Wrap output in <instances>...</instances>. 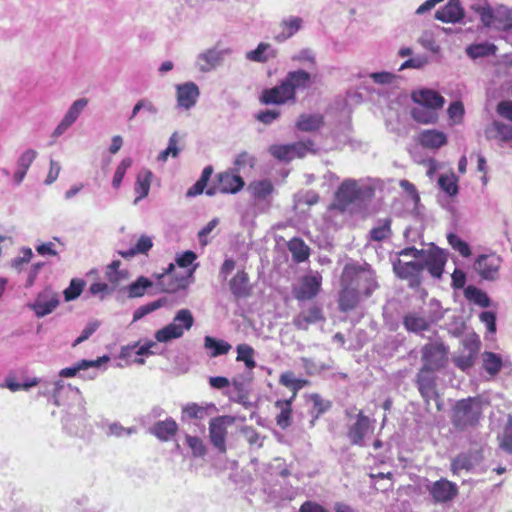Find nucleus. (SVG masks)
Returning a JSON list of instances; mask_svg holds the SVG:
<instances>
[{
    "instance_id": "obj_28",
    "label": "nucleus",
    "mask_w": 512,
    "mask_h": 512,
    "mask_svg": "<svg viewBox=\"0 0 512 512\" xmlns=\"http://www.w3.org/2000/svg\"><path fill=\"white\" fill-rule=\"evenodd\" d=\"M303 20L300 17H290L281 22L282 32L275 36V40L283 42L295 35L302 28Z\"/></svg>"
},
{
    "instance_id": "obj_32",
    "label": "nucleus",
    "mask_w": 512,
    "mask_h": 512,
    "mask_svg": "<svg viewBox=\"0 0 512 512\" xmlns=\"http://www.w3.org/2000/svg\"><path fill=\"white\" fill-rule=\"evenodd\" d=\"M252 196L258 200H264L274 191V186L269 179L253 181L249 184Z\"/></svg>"
},
{
    "instance_id": "obj_16",
    "label": "nucleus",
    "mask_w": 512,
    "mask_h": 512,
    "mask_svg": "<svg viewBox=\"0 0 512 512\" xmlns=\"http://www.w3.org/2000/svg\"><path fill=\"white\" fill-rule=\"evenodd\" d=\"M359 196L360 191L355 181H343L335 194L338 208L341 210L346 209L350 204L354 203Z\"/></svg>"
},
{
    "instance_id": "obj_24",
    "label": "nucleus",
    "mask_w": 512,
    "mask_h": 512,
    "mask_svg": "<svg viewBox=\"0 0 512 512\" xmlns=\"http://www.w3.org/2000/svg\"><path fill=\"white\" fill-rule=\"evenodd\" d=\"M465 347L468 348L467 354H460L453 359L454 364L461 369L462 371L467 370L472 367L479 351L480 342L473 341L465 344Z\"/></svg>"
},
{
    "instance_id": "obj_57",
    "label": "nucleus",
    "mask_w": 512,
    "mask_h": 512,
    "mask_svg": "<svg viewBox=\"0 0 512 512\" xmlns=\"http://www.w3.org/2000/svg\"><path fill=\"white\" fill-rule=\"evenodd\" d=\"M185 440L194 457H203L206 454V447L199 437L186 435Z\"/></svg>"
},
{
    "instance_id": "obj_51",
    "label": "nucleus",
    "mask_w": 512,
    "mask_h": 512,
    "mask_svg": "<svg viewBox=\"0 0 512 512\" xmlns=\"http://www.w3.org/2000/svg\"><path fill=\"white\" fill-rule=\"evenodd\" d=\"M87 103L88 101L84 98L75 101L62 119L64 125L71 126L76 121L81 111L86 107Z\"/></svg>"
},
{
    "instance_id": "obj_42",
    "label": "nucleus",
    "mask_w": 512,
    "mask_h": 512,
    "mask_svg": "<svg viewBox=\"0 0 512 512\" xmlns=\"http://www.w3.org/2000/svg\"><path fill=\"white\" fill-rule=\"evenodd\" d=\"M413 119L422 124H431L437 121V114L425 106L414 107L411 111Z\"/></svg>"
},
{
    "instance_id": "obj_53",
    "label": "nucleus",
    "mask_w": 512,
    "mask_h": 512,
    "mask_svg": "<svg viewBox=\"0 0 512 512\" xmlns=\"http://www.w3.org/2000/svg\"><path fill=\"white\" fill-rule=\"evenodd\" d=\"M268 151L279 161L289 162L292 160L290 144H274L269 147Z\"/></svg>"
},
{
    "instance_id": "obj_18",
    "label": "nucleus",
    "mask_w": 512,
    "mask_h": 512,
    "mask_svg": "<svg viewBox=\"0 0 512 512\" xmlns=\"http://www.w3.org/2000/svg\"><path fill=\"white\" fill-rule=\"evenodd\" d=\"M59 305L58 295L50 289H45L37 296L33 310L38 317L50 314Z\"/></svg>"
},
{
    "instance_id": "obj_9",
    "label": "nucleus",
    "mask_w": 512,
    "mask_h": 512,
    "mask_svg": "<svg viewBox=\"0 0 512 512\" xmlns=\"http://www.w3.org/2000/svg\"><path fill=\"white\" fill-rule=\"evenodd\" d=\"M502 258L496 253L481 254L474 262V269L479 276L487 281H494L499 276Z\"/></svg>"
},
{
    "instance_id": "obj_8",
    "label": "nucleus",
    "mask_w": 512,
    "mask_h": 512,
    "mask_svg": "<svg viewBox=\"0 0 512 512\" xmlns=\"http://www.w3.org/2000/svg\"><path fill=\"white\" fill-rule=\"evenodd\" d=\"M232 416L224 415L213 418L209 423L210 441L220 453H226L227 427L234 423Z\"/></svg>"
},
{
    "instance_id": "obj_17",
    "label": "nucleus",
    "mask_w": 512,
    "mask_h": 512,
    "mask_svg": "<svg viewBox=\"0 0 512 512\" xmlns=\"http://www.w3.org/2000/svg\"><path fill=\"white\" fill-rule=\"evenodd\" d=\"M323 310L317 305H312L306 310H302L293 318V325L298 330H308L309 326L324 321Z\"/></svg>"
},
{
    "instance_id": "obj_2",
    "label": "nucleus",
    "mask_w": 512,
    "mask_h": 512,
    "mask_svg": "<svg viewBox=\"0 0 512 512\" xmlns=\"http://www.w3.org/2000/svg\"><path fill=\"white\" fill-rule=\"evenodd\" d=\"M482 415L479 397H468L456 402L452 409L451 422L457 430H465L478 424Z\"/></svg>"
},
{
    "instance_id": "obj_39",
    "label": "nucleus",
    "mask_w": 512,
    "mask_h": 512,
    "mask_svg": "<svg viewBox=\"0 0 512 512\" xmlns=\"http://www.w3.org/2000/svg\"><path fill=\"white\" fill-rule=\"evenodd\" d=\"M464 294L469 301H472L483 308L490 306V299L488 295L473 285L466 287Z\"/></svg>"
},
{
    "instance_id": "obj_62",
    "label": "nucleus",
    "mask_w": 512,
    "mask_h": 512,
    "mask_svg": "<svg viewBox=\"0 0 512 512\" xmlns=\"http://www.w3.org/2000/svg\"><path fill=\"white\" fill-rule=\"evenodd\" d=\"M256 164V158L249 154L246 151L241 152L235 159L234 165L236 167L237 172L240 170L249 167L253 169Z\"/></svg>"
},
{
    "instance_id": "obj_7",
    "label": "nucleus",
    "mask_w": 512,
    "mask_h": 512,
    "mask_svg": "<svg viewBox=\"0 0 512 512\" xmlns=\"http://www.w3.org/2000/svg\"><path fill=\"white\" fill-rule=\"evenodd\" d=\"M416 386L424 402L427 406L430 405L431 400L437 403V409L441 410L440 395L437 391L436 377L434 371L420 368L416 375Z\"/></svg>"
},
{
    "instance_id": "obj_19",
    "label": "nucleus",
    "mask_w": 512,
    "mask_h": 512,
    "mask_svg": "<svg viewBox=\"0 0 512 512\" xmlns=\"http://www.w3.org/2000/svg\"><path fill=\"white\" fill-rule=\"evenodd\" d=\"M464 15L460 0H449L443 8L436 11L435 18L443 23H457Z\"/></svg>"
},
{
    "instance_id": "obj_34",
    "label": "nucleus",
    "mask_w": 512,
    "mask_h": 512,
    "mask_svg": "<svg viewBox=\"0 0 512 512\" xmlns=\"http://www.w3.org/2000/svg\"><path fill=\"white\" fill-rule=\"evenodd\" d=\"M204 347L211 351L210 357H217L220 355H225L231 349V345L228 342H226L224 340H217L211 336L205 337Z\"/></svg>"
},
{
    "instance_id": "obj_10",
    "label": "nucleus",
    "mask_w": 512,
    "mask_h": 512,
    "mask_svg": "<svg viewBox=\"0 0 512 512\" xmlns=\"http://www.w3.org/2000/svg\"><path fill=\"white\" fill-rule=\"evenodd\" d=\"M217 186L210 187L206 190V194L212 196L219 191L222 194H236L243 189L245 182L243 178L231 171L218 173L216 176Z\"/></svg>"
},
{
    "instance_id": "obj_41",
    "label": "nucleus",
    "mask_w": 512,
    "mask_h": 512,
    "mask_svg": "<svg viewBox=\"0 0 512 512\" xmlns=\"http://www.w3.org/2000/svg\"><path fill=\"white\" fill-rule=\"evenodd\" d=\"M391 224L392 220L387 218L381 225L372 228L369 232L370 240L380 242L389 238L392 235Z\"/></svg>"
},
{
    "instance_id": "obj_37",
    "label": "nucleus",
    "mask_w": 512,
    "mask_h": 512,
    "mask_svg": "<svg viewBox=\"0 0 512 512\" xmlns=\"http://www.w3.org/2000/svg\"><path fill=\"white\" fill-rule=\"evenodd\" d=\"M237 350V357L236 361L238 362H244L245 366L248 369H253L256 367V361L254 359L255 350L252 346L242 343L239 344L236 348Z\"/></svg>"
},
{
    "instance_id": "obj_23",
    "label": "nucleus",
    "mask_w": 512,
    "mask_h": 512,
    "mask_svg": "<svg viewBox=\"0 0 512 512\" xmlns=\"http://www.w3.org/2000/svg\"><path fill=\"white\" fill-rule=\"evenodd\" d=\"M177 431L178 425L172 418L156 422L151 429L152 434L161 441H169L176 435Z\"/></svg>"
},
{
    "instance_id": "obj_48",
    "label": "nucleus",
    "mask_w": 512,
    "mask_h": 512,
    "mask_svg": "<svg viewBox=\"0 0 512 512\" xmlns=\"http://www.w3.org/2000/svg\"><path fill=\"white\" fill-rule=\"evenodd\" d=\"M167 303V300L165 298H160L156 301L147 303L145 305L140 306L134 311L133 314V321H138L147 314L163 307Z\"/></svg>"
},
{
    "instance_id": "obj_12",
    "label": "nucleus",
    "mask_w": 512,
    "mask_h": 512,
    "mask_svg": "<svg viewBox=\"0 0 512 512\" xmlns=\"http://www.w3.org/2000/svg\"><path fill=\"white\" fill-rule=\"evenodd\" d=\"M321 284V275H305L301 278L298 286L293 288V296L298 301L311 300L319 294Z\"/></svg>"
},
{
    "instance_id": "obj_1",
    "label": "nucleus",
    "mask_w": 512,
    "mask_h": 512,
    "mask_svg": "<svg viewBox=\"0 0 512 512\" xmlns=\"http://www.w3.org/2000/svg\"><path fill=\"white\" fill-rule=\"evenodd\" d=\"M312 84L311 75L303 69L290 71L280 83L261 92L259 101L264 105L294 104L297 91H303Z\"/></svg>"
},
{
    "instance_id": "obj_63",
    "label": "nucleus",
    "mask_w": 512,
    "mask_h": 512,
    "mask_svg": "<svg viewBox=\"0 0 512 512\" xmlns=\"http://www.w3.org/2000/svg\"><path fill=\"white\" fill-rule=\"evenodd\" d=\"M495 22L499 23V28L503 30L512 29V10L499 9L495 15Z\"/></svg>"
},
{
    "instance_id": "obj_4",
    "label": "nucleus",
    "mask_w": 512,
    "mask_h": 512,
    "mask_svg": "<svg viewBox=\"0 0 512 512\" xmlns=\"http://www.w3.org/2000/svg\"><path fill=\"white\" fill-rule=\"evenodd\" d=\"M449 349L443 342L434 341L425 344L421 349V360L423 369L438 371L448 363Z\"/></svg>"
},
{
    "instance_id": "obj_40",
    "label": "nucleus",
    "mask_w": 512,
    "mask_h": 512,
    "mask_svg": "<svg viewBox=\"0 0 512 512\" xmlns=\"http://www.w3.org/2000/svg\"><path fill=\"white\" fill-rule=\"evenodd\" d=\"M153 246L152 240L148 236H141L135 246L127 251H120L119 254L124 258H131L137 254H144Z\"/></svg>"
},
{
    "instance_id": "obj_61",
    "label": "nucleus",
    "mask_w": 512,
    "mask_h": 512,
    "mask_svg": "<svg viewBox=\"0 0 512 512\" xmlns=\"http://www.w3.org/2000/svg\"><path fill=\"white\" fill-rule=\"evenodd\" d=\"M199 60L204 62L200 64L201 70L208 71L219 62L220 54L215 50H209L203 53L199 57Z\"/></svg>"
},
{
    "instance_id": "obj_13",
    "label": "nucleus",
    "mask_w": 512,
    "mask_h": 512,
    "mask_svg": "<svg viewBox=\"0 0 512 512\" xmlns=\"http://www.w3.org/2000/svg\"><path fill=\"white\" fill-rule=\"evenodd\" d=\"M341 289L338 297V309L343 313L355 310L361 302V293L356 287H352L340 278Z\"/></svg>"
},
{
    "instance_id": "obj_44",
    "label": "nucleus",
    "mask_w": 512,
    "mask_h": 512,
    "mask_svg": "<svg viewBox=\"0 0 512 512\" xmlns=\"http://www.w3.org/2000/svg\"><path fill=\"white\" fill-rule=\"evenodd\" d=\"M121 262L119 260L112 261L106 268L105 276L107 280L113 284L117 285L122 279L126 278L127 272L120 270Z\"/></svg>"
},
{
    "instance_id": "obj_27",
    "label": "nucleus",
    "mask_w": 512,
    "mask_h": 512,
    "mask_svg": "<svg viewBox=\"0 0 512 512\" xmlns=\"http://www.w3.org/2000/svg\"><path fill=\"white\" fill-rule=\"evenodd\" d=\"M288 250L292 254V258L297 263L306 261L310 256V248L299 237L292 238L287 244Z\"/></svg>"
},
{
    "instance_id": "obj_15",
    "label": "nucleus",
    "mask_w": 512,
    "mask_h": 512,
    "mask_svg": "<svg viewBox=\"0 0 512 512\" xmlns=\"http://www.w3.org/2000/svg\"><path fill=\"white\" fill-rule=\"evenodd\" d=\"M230 292L236 299H246L252 295L253 285L245 269L238 270L228 282Z\"/></svg>"
},
{
    "instance_id": "obj_58",
    "label": "nucleus",
    "mask_w": 512,
    "mask_h": 512,
    "mask_svg": "<svg viewBox=\"0 0 512 512\" xmlns=\"http://www.w3.org/2000/svg\"><path fill=\"white\" fill-rule=\"evenodd\" d=\"M483 1L486 2V0ZM472 9L480 16L484 26L490 27L495 21V15L487 3H485V6H472Z\"/></svg>"
},
{
    "instance_id": "obj_60",
    "label": "nucleus",
    "mask_w": 512,
    "mask_h": 512,
    "mask_svg": "<svg viewBox=\"0 0 512 512\" xmlns=\"http://www.w3.org/2000/svg\"><path fill=\"white\" fill-rule=\"evenodd\" d=\"M173 322L180 324L184 330H189L194 324V317L190 310L181 309L175 315Z\"/></svg>"
},
{
    "instance_id": "obj_36",
    "label": "nucleus",
    "mask_w": 512,
    "mask_h": 512,
    "mask_svg": "<svg viewBox=\"0 0 512 512\" xmlns=\"http://www.w3.org/2000/svg\"><path fill=\"white\" fill-rule=\"evenodd\" d=\"M483 368L491 375L495 376L502 368L503 362L500 356L493 352H484L482 356Z\"/></svg>"
},
{
    "instance_id": "obj_64",
    "label": "nucleus",
    "mask_w": 512,
    "mask_h": 512,
    "mask_svg": "<svg viewBox=\"0 0 512 512\" xmlns=\"http://www.w3.org/2000/svg\"><path fill=\"white\" fill-rule=\"evenodd\" d=\"M501 447L512 452V417H509L501 438Z\"/></svg>"
},
{
    "instance_id": "obj_59",
    "label": "nucleus",
    "mask_w": 512,
    "mask_h": 512,
    "mask_svg": "<svg viewBox=\"0 0 512 512\" xmlns=\"http://www.w3.org/2000/svg\"><path fill=\"white\" fill-rule=\"evenodd\" d=\"M131 164L132 160L130 158H125L117 166L112 180V186L115 189H118L121 186L126 171L131 166Z\"/></svg>"
},
{
    "instance_id": "obj_5",
    "label": "nucleus",
    "mask_w": 512,
    "mask_h": 512,
    "mask_svg": "<svg viewBox=\"0 0 512 512\" xmlns=\"http://www.w3.org/2000/svg\"><path fill=\"white\" fill-rule=\"evenodd\" d=\"M374 423L375 419L370 418L360 410L356 415L355 422L349 425L347 429L346 435L350 444L360 447L364 446L365 438L374 431Z\"/></svg>"
},
{
    "instance_id": "obj_52",
    "label": "nucleus",
    "mask_w": 512,
    "mask_h": 512,
    "mask_svg": "<svg viewBox=\"0 0 512 512\" xmlns=\"http://www.w3.org/2000/svg\"><path fill=\"white\" fill-rule=\"evenodd\" d=\"M84 287V280L79 278L72 279L69 286L63 292L65 300L72 301L78 298L81 295Z\"/></svg>"
},
{
    "instance_id": "obj_43",
    "label": "nucleus",
    "mask_w": 512,
    "mask_h": 512,
    "mask_svg": "<svg viewBox=\"0 0 512 512\" xmlns=\"http://www.w3.org/2000/svg\"><path fill=\"white\" fill-rule=\"evenodd\" d=\"M151 286L152 282L148 278L141 276L127 287L128 296L130 298L141 297L145 294L147 288Z\"/></svg>"
},
{
    "instance_id": "obj_6",
    "label": "nucleus",
    "mask_w": 512,
    "mask_h": 512,
    "mask_svg": "<svg viewBox=\"0 0 512 512\" xmlns=\"http://www.w3.org/2000/svg\"><path fill=\"white\" fill-rule=\"evenodd\" d=\"M394 274L401 280L408 282L410 288H419L422 284L423 265L415 261H402L396 259L392 263Z\"/></svg>"
},
{
    "instance_id": "obj_31",
    "label": "nucleus",
    "mask_w": 512,
    "mask_h": 512,
    "mask_svg": "<svg viewBox=\"0 0 512 512\" xmlns=\"http://www.w3.org/2000/svg\"><path fill=\"white\" fill-rule=\"evenodd\" d=\"M153 174L150 170H142L138 173L135 182L136 201L145 198L149 194Z\"/></svg>"
},
{
    "instance_id": "obj_29",
    "label": "nucleus",
    "mask_w": 512,
    "mask_h": 512,
    "mask_svg": "<svg viewBox=\"0 0 512 512\" xmlns=\"http://www.w3.org/2000/svg\"><path fill=\"white\" fill-rule=\"evenodd\" d=\"M279 383L282 386L292 390V399H295L299 390L310 384L309 380L307 379L296 378L292 371L283 372L279 377Z\"/></svg>"
},
{
    "instance_id": "obj_20",
    "label": "nucleus",
    "mask_w": 512,
    "mask_h": 512,
    "mask_svg": "<svg viewBox=\"0 0 512 512\" xmlns=\"http://www.w3.org/2000/svg\"><path fill=\"white\" fill-rule=\"evenodd\" d=\"M199 97L198 86L193 82H187L177 86V103L179 107L190 109Z\"/></svg>"
},
{
    "instance_id": "obj_38",
    "label": "nucleus",
    "mask_w": 512,
    "mask_h": 512,
    "mask_svg": "<svg viewBox=\"0 0 512 512\" xmlns=\"http://www.w3.org/2000/svg\"><path fill=\"white\" fill-rule=\"evenodd\" d=\"M438 184L441 190L447 195L453 197L458 194V177L454 173L441 174L438 179Z\"/></svg>"
},
{
    "instance_id": "obj_35",
    "label": "nucleus",
    "mask_w": 512,
    "mask_h": 512,
    "mask_svg": "<svg viewBox=\"0 0 512 512\" xmlns=\"http://www.w3.org/2000/svg\"><path fill=\"white\" fill-rule=\"evenodd\" d=\"M212 173H213V167L211 165L206 166L203 169L200 178L196 181V183L192 187H190L187 190L186 196L187 197H195V196L202 194L204 192L205 187L207 186V183H208Z\"/></svg>"
},
{
    "instance_id": "obj_56",
    "label": "nucleus",
    "mask_w": 512,
    "mask_h": 512,
    "mask_svg": "<svg viewBox=\"0 0 512 512\" xmlns=\"http://www.w3.org/2000/svg\"><path fill=\"white\" fill-rule=\"evenodd\" d=\"M182 413L188 419H203L207 415V410L196 403H189L183 407Z\"/></svg>"
},
{
    "instance_id": "obj_50",
    "label": "nucleus",
    "mask_w": 512,
    "mask_h": 512,
    "mask_svg": "<svg viewBox=\"0 0 512 512\" xmlns=\"http://www.w3.org/2000/svg\"><path fill=\"white\" fill-rule=\"evenodd\" d=\"M492 130L494 132V138L502 141L509 142L512 141V126L506 123H502L499 121H494L492 123Z\"/></svg>"
},
{
    "instance_id": "obj_46",
    "label": "nucleus",
    "mask_w": 512,
    "mask_h": 512,
    "mask_svg": "<svg viewBox=\"0 0 512 512\" xmlns=\"http://www.w3.org/2000/svg\"><path fill=\"white\" fill-rule=\"evenodd\" d=\"M473 461L471 454L461 453L457 455L451 462V471L453 474H458L461 470H470L473 468Z\"/></svg>"
},
{
    "instance_id": "obj_25",
    "label": "nucleus",
    "mask_w": 512,
    "mask_h": 512,
    "mask_svg": "<svg viewBox=\"0 0 512 512\" xmlns=\"http://www.w3.org/2000/svg\"><path fill=\"white\" fill-rule=\"evenodd\" d=\"M403 326L408 332L419 333L429 329L430 323L426 317L417 312H409L403 317Z\"/></svg>"
},
{
    "instance_id": "obj_22",
    "label": "nucleus",
    "mask_w": 512,
    "mask_h": 512,
    "mask_svg": "<svg viewBox=\"0 0 512 512\" xmlns=\"http://www.w3.org/2000/svg\"><path fill=\"white\" fill-rule=\"evenodd\" d=\"M417 141L423 148L439 149L447 144V136L442 131L427 129L418 135Z\"/></svg>"
},
{
    "instance_id": "obj_47",
    "label": "nucleus",
    "mask_w": 512,
    "mask_h": 512,
    "mask_svg": "<svg viewBox=\"0 0 512 512\" xmlns=\"http://www.w3.org/2000/svg\"><path fill=\"white\" fill-rule=\"evenodd\" d=\"M495 50L496 47L493 44H472L467 47L466 53L468 56L475 59L493 54Z\"/></svg>"
},
{
    "instance_id": "obj_3",
    "label": "nucleus",
    "mask_w": 512,
    "mask_h": 512,
    "mask_svg": "<svg viewBox=\"0 0 512 512\" xmlns=\"http://www.w3.org/2000/svg\"><path fill=\"white\" fill-rule=\"evenodd\" d=\"M342 280L352 287H356L362 296L368 298L379 287L375 274L370 270L356 264H346L342 272Z\"/></svg>"
},
{
    "instance_id": "obj_55",
    "label": "nucleus",
    "mask_w": 512,
    "mask_h": 512,
    "mask_svg": "<svg viewBox=\"0 0 512 512\" xmlns=\"http://www.w3.org/2000/svg\"><path fill=\"white\" fill-rule=\"evenodd\" d=\"M447 240L451 247L454 250L458 251L460 255H462L463 257H469L471 255V249L469 245L456 234L449 233L447 236Z\"/></svg>"
},
{
    "instance_id": "obj_45",
    "label": "nucleus",
    "mask_w": 512,
    "mask_h": 512,
    "mask_svg": "<svg viewBox=\"0 0 512 512\" xmlns=\"http://www.w3.org/2000/svg\"><path fill=\"white\" fill-rule=\"evenodd\" d=\"M314 142L312 140L298 141L290 144L292 160L295 158H303L309 152L315 153Z\"/></svg>"
},
{
    "instance_id": "obj_21",
    "label": "nucleus",
    "mask_w": 512,
    "mask_h": 512,
    "mask_svg": "<svg viewBox=\"0 0 512 512\" xmlns=\"http://www.w3.org/2000/svg\"><path fill=\"white\" fill-rule=\"evenodd\" d=\"M412 99L415 103L432 110L442 108L445 103L444 98L438 92L431 89H422L418 92H413Z\"/></svg>"
},
{
    "instance_id": "obj_54",
    "label": "nucleus",
    "mask_w": 512,
    "mask_h": 512,
    "mask_svg": "<svg viewBox=\"0 0 512 512\" xmlns=\"http://www.w3.org/2000/svg\"><path fill=\"white\" fill-rule=\"evenodd\" d=\"M311 400L313 402L312 414L313 419L311 420V426L315 425V421L330 408V403L324 401L319 395H312Z\"/></svg>"
},
{
    "instance_id": "obj_14",
    "label": "nucleus",
    "mask_w": 512,
    "mask_h": 512,
    "mask_svg": "<svg viewBox=\"0 0 512 512\" xmlns=\"http://www.w3.org/2000/svg\"><path fill=\"white\" fill-rule=\"evenodd\" d=\"M428 491L435 503H447L457 496L458 487L455 483L441 478L433 482Z\"/></svg>"
},
{
    "instance_id": "obj_11",
    "label": "nucleus",
    "mask_w": 512,
    "mask_h": 512,
    "mask_svg": "<svg viewBox=\"0 0 512 512\" xmlns=\"http://www.w3.org/2000/svg\"><path fill=\"white\" fill-rule=\"evenodd\" d=\"M421 260L422 262L420 263L423 265V270L427 269L434 278H441L447 262L446 254L442 249L435 246L426 249Z\"/></svg>"
},
{
    "instance_id": "obj_30",
    "label": "nucleus",
    "mask_w": 512,
    "mask_h": 512,
    "mask_svg": "<svg viewBox=\"0 0 512 512\" xmlns=\"http://www.w3.org/2000/svg\"><path fill=\"white\" fill-rule=\"evenodd\" d=\"M324 124L323 116L320 114H301L296 122L300 131L312 132L318 130Z\"/></svg>"
},
{
    "instance_id": "obj_33",
    "label": "nucleus",
    "mask_w": 512,
    "mask_h": 512,
    "mask_svg": "<svg viewBox=\"0 0 512 512\" xmlns=\"http://www.w3.org/2000/svg\"><path fill=\"white\" fill-rule=\"evenodd\" d=\"M183 335V328L180 324L174 322L159 329L155 333V339L158 342H168L172 339L180 338Z\"/></svg>"
},
{
    "instance_id": "obj_26",
    "label": "nucleus",
    "mask_w": 512,
    "mask_h": 512,
    "mask_svg": "<svg viewBox=\"0 0 512 512\" xmlns=\"http://www.w3.org/2000/svg\"><path fill=\"white\" fill-rule=\"evenodd\" d=\"M294 399H286V400H277L275 402V407L279 409V413L277 414L275 421L276 424L281 429L288 428L292 423V401Z\"/></svg>"
},
{
    "instance_id": "obj_49",
    "label": "nucleus",
    "mask_w": 512,
    "mask_h": 512,
    "mask_svg": "<svg viewBox=\"0 0 512 512\" xmlns=\"http://www.w3.org/2000/svg\"><path fill=\"white\" fill-rule=\"evenodd\" d=\"M167 303V300L165 298H160L156 301L147 303L145 305L140 306L134 311L133 314V321H138L147 314L163 307Z\"/></svg>"
}]
</instances>
